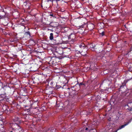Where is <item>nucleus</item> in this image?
I'll use <instances>...</instances> for the list:
<instances>
[{
    "label": "nucleus",
    "mask_w": 132,
    "mask_h": 132,
    "mask_svg": "<svg viewBox=\"0 0 132 132\" xmlns=\"http://www.w3.org/2000/svg\"><path fill=\"white\" fill-rule=\"evenodd\" d=\"M70 34L68 36V42L72 44L76 41V36L77 32L74 30H70Z\"/></svg>",
    "instance_id": "nucleus-1"
},
{
    "label": "nucleus",
    "mask_w": 132,
    "mask_h": 132,
    "mask_svg": "<svg viewBox=\"0 0 132 132\" xmlns=\"http://www.w3.org/2000/svg\"><path fill=\"white\" fill-rule=\"evenodd\" d=\"M20 126L17 124L11 123L8 124V126L10 128L8 130L9 132H14L16 129L19 128Z\"/></svg>",
    "instance_id": "nucleus-2"
},
{
    "label": "nucleus",
    "mask_w": 132,
    "mask_h": 132,
    "mask_svg": "<svg viewBox=\"0 0 132 132\" xmlns=\"http://www.w3.org/2000/svg\"><path fill=\"white\" fill-rule=\"evenodd\" d=\"M39 67L38 65L37 64H32L29 68L30 70L31 71H35L37 70Z\"/></svg>",
    "instance_id": "nucleus-3"
},
{
    "label": "nucleus",
    "mask_w": 132,
    "mask_h": 132,
    "mask_svg": "<svg viewBox=\"0 0 132 132\" xmlns=\"http://www.w3.org/2000/svg\"><path fill=\"white\" fill-rule=\"evenodd\" d=\"M126 82L125 81L124 82L122 83V85L120 86L119 88V90L121 91L122 92H125L127 88L126 85Z\"/></svg>",
    "instance_id": "nucleus-4"
},
{
    "label": "nucleus",
    "mask_w": 132,
    "mask_h": 132,
    "mask_svg": "<svg viewBox=\"0 0 132 132\" xmlns=\"http://www.w3.org/2000/svg\"><path fill=\"white\" fill-rule=\"evenodd\" d=\"M56 59H57L55 57H52L49 62V64L51 65H56L57 64Z\"/></svg>",
    "instance_id": "nucleus-5"
},
{
    "label": "nucleus",
    "mask_w": 132,
    "mask_h": 132,
    "mask_svg": "<svg viewBox=\"0 0 132 132\" xmlns=\"http://www.w3.org/2000/svg\"><path fill=\"white\" fill-rule=\"evenodd\" d=\"M83 26H82L80 27L77 30L75 29L74 30H76L78 33H79V34H83V33H85V28L83 27Z\"/></svg>",
    "instance_id": "nucleus-6"
},
{
    "label": "nucleus",
    "mask_w": 132,
    "mask_h": 132,
    "mask_svg": "<svg viewBox=\"0 0 132 132\" xmlns=\"http://www.w3.org/2000/svg\"><path fill=\"white\" fill-rule=\"evenodd\" d=\"M88 50L87 48H85L84 49L80 50L78 51L82 55L86 56L87 53V51Z\"/></svg>",
    "instance_id": "nucleus-7"
},
{
    "label": "nucleus",
    "mask_w": 132,
    "mask_h": 132,
    "mask_svg": "<svg viewBox=\"0 0 132 132\" xmlns=\"http://www.w3.org/2000/svg\"><path fill=\"white\" fill-rule=\"evenodd\" d=\"M87 27L89 30H91L94 28V24L92 23H89L88 24Z\"/></svg>",
    "instance_id": "nucleus-8"
},
{
    "label": "nucleus",
    "mask_w": 132,
    "mask_h": 132,
    "mask_svg": "<svg viewBox=\"0 0 132 132\" xmlns=\"http://www.w3.org/2000/svg\"><path fill=\"white\" fill-rule=\"evenodd\" d=\"M132 118L126 124H125L124 125H122L121 126H120L119 127V128L117 129V130H119L120 129H122V128H124V127H125L129 123H130L132 121Z\"/></svg>",
    "instance_id": "nucleus-9"
},
{
    "label": "nucleus",
    "mask_w": 132,
    "mask_h": 132,
    "mask_svg": "<svg viewBox=\"0 0 132 132\" xmlns=\"http://www.w3.org/2000/svg\"><path fill=\"white\" fill-rule=\"evenodd\" d=\"M79 47L80 48V50H81V49L83 50L85 48L87 47V45L82 43L80 45H79Z\"/></svg>",
    "instance_id": "nucleus-10"
},
{
    "label": "nucleus",
    "mask_w": 132,
    "mask_h": 132,
    "mask_svg": "<svg viewBox=\"0 0 132 132\" xmlns=\"http://www.w3.org/2000/svg\"><path fill=\"white\" fill-rule=\"evenodd\" d=\"M6 15L5 12L3 11H0V17L1 18H4Z\"/></svg>",
    "instance_id": "nucleus-11"
},
{
    "label": "nucleus",
    "mask_w": 132,
    "mask_h": 132,
    "mask_svg": "<svg viewBox=\"0 0 132 132\" xmlns=\"http://www.w3.org/2000/svg\"><path fill=\"white\" fill-rule=\"evenodd\" d=\"M0 132H6L4 129V125L2 124L0 125Z\"/></svg>",
    "instance_id": "nucleus-12"
},
{
    "label": "nucleus",
    "mask_w": 132,
    "mask_h": 132,
    "mask_svg": "<svg viewBox=\"0 0 132 132\" xmlns=\"http://www.w3.org/2000/svg\"><path fill=\"white\" fill-rule=\"evenodd\" d=\"M98 45H94V46H93L92 48H91V50L93 51H95V50L97 49L98 48Z\"/></svg>",
    "instance_id": "nucleus-13"
},
{
    "label": "nucleus",
    "mask_w": 132,
    "mask_h": 132,
    "mask_svg": "<svg viewBox=\"0 0 132 132\" xmlns=\"http://www.w3.org/2000/svg\"><path fill=\"white\" fill-rule=\"evenodd\" d=\"M9 87V85L6 84L5 85L4 83L3 82V84H2L1 86V88L3 89H5V88H7Z\"/></svg>",
    "instance_id": "nucleus-14"
},
{
    "label": "nucleus",
    "mask_w": 132,
    "mask_h": 132,
    "mask_svg": "<svg viewBox=\"0 0 132 132\" xmlns=\"http://www.w3.org/2000/svg\"><path fill=\"white\" fill-rule=\"evenodd\" d=\"M48 131H49L48 128H42V130L39 131V132H46Z\"/></svg>",
    "instance_id": "nucleus-15"
},
{
    "label": "nucleus",
    "mask_w": 132,
    "mask_h": 132,
    "mask_svg": "<svg viewBox=\"0 0 132 132\" xmlns=\"http://www.w3.org/2000/svg\"><path fill=\"white\" fill-rule=\"evenodd\" d=\"M62 30H63L65 32H67L69 30H70V31L71 29H70L67 27H64L63 28Z\"/></svg>",
    "instance_id": "nucleus-16"
},
{
    "label": "nucleus",
    "mask_w": 132,
    "mask_h": 132,
    "mask_svg": "<svg viewBox=\"0 0 132 132\" xmlns=\"http://www.w3.org/2000/svg\"><path fill=\"white\" fill-rule=\"evenodd\" d=\"M2 108L3 109V110L4 111H9L8 110V107H7L5 105H3Z\"/></svg>",
    "instance_id": "nucleus-17"
},
{
    "label": "nucleus",
    "mask_w": 132,
    "mask_h": 132,
    "mask_svg": "<svg viewBox=\"0 0 132 132\" xmlns=\"http://www.w3.org/2000/svg\"><path fill=\"white\" fill-rule=\"evenodd\" d=\"M61 105H62V104L61 103H58V102H57L56 103V107H58L59 108V109H61L62 108H61Z\"/></svg>",
    "instance_id": "nucleus-18"
},
{
    "label": "nucleus",
    "mask_w": 132,
    "mask_h": 132,
    "mask_svg": "<svg viewBox=\"0 0 132 132\" xmlns=\"http://www.w3.org/2000/svg\"><path fill=\"white\" fill-rule=\"evenodd\" d=\"M49 130L51 131V132H55L56 131V129L53 128H48Z\"/></svg>",
    "instance_id": "nucleus-19"
},
{
    "label": "nucleus",
    "mask_w": 132,
    "mask_h": 132,
    "mask_svg": "<svg viewBox=\"0 0 132 132\" xmlns=\"http://www.w3.org/2000/svg\"><path fill=\"white\" fill-rule=\"evenodd\" d=\"M35 75H33L32 77V80H34V81H36L37 79L38 78V76H37L35 77H34Z\"/></svg>",
    "instance_id": "nucleus-20"
},
{
    "label": "nucleus",
    "mask_w": 132,
    "mask_h": 132,
    "mask_svg": "<svg viewBox=\"0 0 132 132\" xmlns=\"http://www.w3.org/2000/svg\"><path fill=\"white\" fill-rule=\"evenodd\" d=\"M24 22V21L23 19L20 18L19 19V24H21Z\"/></svg>",
    "instance_id": "nucleus-21"
},
{
    "label": "nucleus",
    "mask_w": 132,
    "mask_h": 132,
    "mask_svg": "<svg viewBox=\"0 0 132 132\" xmlns=\"http://www.w3.org/2000/svg\"><path fill=\"white\" fill-rule=\"evenodd\" d=\"M49 38L51 40H52L53 39V33H50Z\"/></svg>",
    "instance_id": "nucleus-22"
},
{
    "label": "nucleus",
    "mask_w": 132,
    "mask_h": 132,
    "mask_svg": "<svg viewBox=\"0 0 132 132\" xmlns=\"http://www.w3.org/2000/svg\"><path fill=\"white\" fill-rule=\"evenodd\" d=\"M94 45H93V44H90L89 45H88L87 46V48L88 47H89V48H90V49L92 48L93 46H94Z\"/></svg>",
    "instance_id": "nucleus-23"
},
{
    "label": "nucleus",
    "mask_w": 132,
    "mask_h": 132,
    "mask_svg": "<svg viewBox=\"0 0 132 132\" xmlns=\"http://www.w3.org/2000/svg\"><path fill=\"white\" fill-rule=\"evenodd\" d=\"M79 85L80 87L81 86H82L83 87H85L86 86V84L82 82H81L79 84Z\"/></svg>",
    "instance_id": "nucleus-24"
},
{
    "label": "nucleus",
    "mask_w": 132,
    "mask_h": 132,
    "mask_svg": "<svg viewBox=\"0 0 132 132\" xmlns=\"http://www.w3.org/2000/svg\"><path fill=\"white\" fill-rule=\"evenodd\" d=\"M106 81V80H104L103 81V82H102V83L101 84L100 87H103V85H104V83L105 82V81Z\"/></svg>",
    "instance_id": "nucleus-25"
},
{
    "label": "nucleus",
    "mask_w": 132,
    "mask_h": 132,
    "mask_svg": "<svg viewBox=\"0 0 132 132\" xmlns=\"http://www.w3.org/2000/svg\"><path fill=\"white\" fill-rule=\"evenodd\" d=\"M25 34L27 36L28 35H29V36H31L30 32L29 31L26 32Z\"/></svg>",
    "instance_id": "nucleus-26"
},
{
    "label": "nucleus",
    "mask_w": 132,
    "mask_h": 132,
    "mask_svg": "<svg viewBox=\"0 0 132 132\" xmlns=\"http://www.w3.org/2000/svg\"><path fill=\"white\" fill-rule=\"evenodd\" d=\"M18 129H19V132H23V130L21 128L20 126H19V128H18Z\"/></svg>",
    "instance_id": "nucleus-27"
},
{
    "label": "nucleus",
    "mask_w": 132,
    "mask_h": 132,
    "mask_svg": "<svg viewBox=\"0 0 132 132\" xmlns=\"http://www.w3.org/2000/svg\"><path fill=\"white\" fill-rule=\"evenodd\" d=\"M100 34L102 35V36H103L104 35V31H102L101 32H100Z\"/></svg>",
    "instance_id": "nucleus-28"
},
{
    "label": "nucleus",
    "mask_w": 132,
    "mask_h": 132,
    "mask_svg": "<svg viewBox=\"0 0 132 132\" xmlns=\"http://www.w3.org/2000/svg\"><path fill=\"white\" fill-rule=\"evenodd\" d=\"M63 82H65V81L66 80L67 81V82H68V81L66 79V78H65V77H63Z\"/></svg>",
    "instance_id": "nucleus-29"
},
{
    "label": "nucleus",
    "mask_w": 132,
    "mask_h": 132,
    "mask_svg": "<svg viewBox=\"0 0 132 132\" xmlns=\"http://www.w3.org/2000/svg\"><path fill=\"white\" fill-rule=\"evenodd\" d=\"M53 92H52V90L51 91H49L48 92V94L49 95H51V94H52L53 93Z\"/></svg>",
    "instance_id": "nucleus-30"
},
{
    "label": "nucleus",
    "mask_w": 132,
    "mask_h": 132,
    "mask_svg": "<svg viewBox=\"0 0 132 132\" xmlns=\"http://www.w3.org/2000/svg\"><path fill=\"white\" fill-rule=\"evenodd\" d=\"M55 87H56V88H57V89H58L60 88L61 87V86L60 85H58L57 84H56Z\"/></svg>",
    "instance_id": "nucleus-31"
},
{
    "label": "nucleus",
    "mask_w": 132,
    "mask_h": 132,
    "mask_svg": "<svg viewBox=\"0 0 132 132\" xmlns=\"http://www.w3.org/2000/svg\"><path fill=\"white\" fill-rule=\"evenodd\" d=\"M53 84V81L51 82V83H50V85H51V86L52 87H54Z\"/></svg>",
    "instance_id": "nucleus-32"
},
{
    "label": "nucleus",
    "mask_w": 132,
    "mask_h": 132,
    "mask_svg": "<svg viewBox=\"0 0 132 132\" xmlns=\"http://www.w3.org/2000/svg\"><path fill=\"white\" fill-rule=\"evenodd\" d=\"M2 84H3V82L1 80H0V86H1Z\"/></svg>",
    "instance_id": "nucleus-33"
},
{
    "label": "nucleus",
    "mask_w": 132,
    "mask_h": 132,
    "mask_svg": "<svg viewBox=\"0 0 132 132\" xmlns=\"http://www.w3.org/2000/svg\"><path fill=\"white\" fill-rule=\"evenodd\" d=\"M127 109L129 111H132V108H128Z\"/></svg>",
    "instance_id": "nucleus-34"
},
{
    "label": "nucleus",
    "mask_w": 132,
    "mask_h": 132,
    "mask_svg": "<svg viewBox=\"0 0 132 132\" xmlns=\"http://www.w3.org/2000/svg\"><path fill=\"white\" fill-rule=\"evenodd\" d=\"M19 129H17L15 130L14 132H19Z\"/></svg>",
    "instance_id": "nucleus-35"
},
{
    "label": "nucleus",
    "mask_w": 132,
    "mask_h": 132,
    "mask_svg": "<svg viewBox=\"0 0 132 132\" xmlns=\"http://www.w3.org/2000/svg\"><path fill=\"white\" fill-rule=\"evenodd\" d=\"M124 26L127 29H128V27L127 26L126 24L124 25Z\"/></svg>",
    "instance_id": "nucleus-36"
},
{
    "label": "nucleus",
    "mask_w": 132,
    "mask_h": 132,
    "mask_svg": "<svg viewBox=\"0 0 132 132\" xmlns=\"http://www.w3.org/2000/svg\"><path fill=\"white\" fill-rule=\"evenodd\" d=\"M111 118H109L108 119V120L109 121H111Z\"/></svg>",
    "instance_id": "nucleus-37"
},
{
    "label": "nucleus",
    "mask_w": 132,
    "mask_h": 132,
    "mask_svg": "<svg viewBox=\"0 0 132 132\" xmlns=\"http://www.w3.org/2000/svg\"><path fill=\"white\" fill-rule=\"evenodd\" d=\"M118 130H117H117H116L115 131H112V132H117V131H118Z\"/></svg>",
    "instance_id": "nucleus-38"
},
{
    "label": "nucleus",
    "mask_w": 132,
    "mask_h": 132,
    "mask_svg": "<svg viewBox=\"0 0 132 132\" xmlns=\"http://www.w3.org/2000/svg\"><path fill=\"white\" fill-rule=\"evenodd\" d=\"M112 102L113 103V102L111 100V101H110V103H111H111H112Z\"/></svg>",
    "instance_id": "nucleus-39"
},
{
    "label": "nucleus",
    "mask_w": 132,
    "mask_h": 132,
    "mask_svg": "<svg viewBox=\"0 0 132 132\" xmlns=\"http://www.w3.org/2000/svg\"><path fill=\"white\" fill-rule=\"evenodd\" d=\"M106 89H106V88H105V89H102V90H106Z\"/></svg>",
    "instance_id": "nucleus-40"
},
{
    "label": "nucleus",
    "mask_w": 132,
    "mask_h": 132,
    "mask_svg": "<svg viewBox=\"0 0 132 132\" xmlns=\"http://www.w3.org/2000/svg\"><path fill=\"white\" fill-rule=\"evenodd\" d=\"M88 128L86 127V128H85V130H88Z\"/></svg>",
    "instance_id": "nucleus-41"
},
{
    "label": "nucleus",
    "mask_w": 132,
    "mask_h": 132,
    "mask_svg": "<svg viewBox=\"0 0 132 132\" xmlns=\"http://www.w3.org/2000/svg\"><path fill=\"white\" fill-rule=\"evenodd\" d=\"M56 35L58 36V33H56Z\"/></svg>",
    "instance_id": "nucleus-42"
},
{
    "label": "nucleus",
    "mask_w": 132,
    "mask_h": 132,
    "mask_svg": "<svg viewBox=\"0 0 132 132\" xmlns=\"http://www.w3.org/2000/svg\"><path fill=\"white\" fill-rule=\"evenodd\" d=\"M50 15L51 16H53V14H50Z\"/></svg>",
    "instance_id": "nucleus-43"
},
{
    "label": "nucleus",
    "mask_w": 132,
    "mask_h": 132,
    "mask_svg": "<svg viewBox=\"0 0 132 132\" xmlns=\"http://www.w3.org/2000/svg\"><path fill=\"white\" fill-rule=\"evenodd\" d=\"M12 42H14V41H11Z\"/></svg>",
    "instance_id": "nucleus-44"
},
{
    "label": "nucleus",
    "mask_w": 132,
    "mask_h": 132,
    "mask_svg": "<svg viewBox=\"0 0 132 132\" xmlns=\"http://www.w3.org/2000/svg\"><path fill=\"white\" fill-rule=\"evenodd\" d=\"M24 4H26V3H24Z\"/></svg>",
    "instance_id": "nucleus-45"
}]
</instances>
